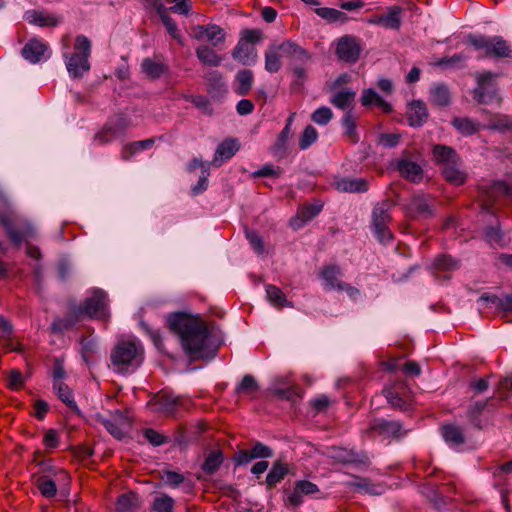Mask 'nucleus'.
Here are the masks:
<instances>
[{"mask_svg":"<svg viewBox=\"0 0 512 512\" xmlns=\"http://www.w3.org/2000/svg\"><path fill=\"white\" fill-rule=\"evenodd\" d=\"M169 328L180 336L186 354L192 359L212 357L215 348L210 345L206 324L196 318L174 314L168 318Z\"/></svg>","mask_w":512,"mask_h":512,"instance_id":"1","label":"nucleus"},{"mask_svg":"<svg viewBox=\"0 0 512 512\" xmlns=\"http://www.w3.org/2000/svg\"><path fill=\"white\" fill-rule=\"evenodd\" d=\"M143 360L144 348L140 341L122 340L111 350L109 367L117 374H132L141 366Z\"/></svg>","mask_w":512,"mask_h":512,"instance_id":"2","label":"nucleus"},{"mask_svg":"<svg viewBox=\"0 0 512 512\" xmlns=\"http://www.w3.org/2000/svg\"><path fill=\"white\" fill-rule=\"evenodd\" d=\"M283 58L308 63L311 57L304 48L291 40L273 42L265 51V70L269 73L278 72L282 67Z\"/></svg>","mask_w":512,"mask_h":512,"instance_id":"3","label":"nucleus"},{"mask_svg":"<svg viewBox=\"0 0 512 512\" xmlns=\"http://www.w3.org/2000/svg\"><path fill=\"white\" fill-rule=\"evenodd\" d=\"M91 41L85 35H78L74 42V52L63 53L67 71L70 77L82 78L90 71L89 58L91 55Z\"/></svg>","mask_w":512,"mask_h":512,"instance_id":"4","label":"nucleus"},{"mask_svg":"<svg viewBox=\"0 0 512 512\" xmlns=\"http://www.w3.org/2000/svg\"><path fill=\"white\" fill-rule=\"evenodd\" d=\"M468 43L476 50H483L486 57L508 58L511 56L512 51L509 45L500 36H469Z\"/></svg>","mask_w":512,"mask_h":512,"instance_id":"5","label":"nucleus"},{"mask_svg":"<svg viewBox=\"0 0 512 512\" xmlns=\"http://www.w3.org/2000/svg\"><path fill=\"white\" fill-rule=\"evenodd\" d=\"M391 207L392 203L390 201H383L377 203L372 211L373 231L378 241L382 244L389 243L393 238L389 228L392 221L390 215Z\"/></svg>","mask_w":512,"mask_h":512,"instance_id":"6","label":"nucleus"},{"mask_svg":"<svg viewBox=\"0 0 512 512\" xmlns=\"http://www.w3.org/2000/svg\"><path fill=\"white\" fill-rule=\"evenodd\" d=\"M132 125L131 120L124 114H118L110 118L95 134L94 141L99 145L111 143L122 136Z\"/></svg>","mask_w":512,"mask_h":512,"instance_id":"7","label":"nucleus"},{"mask_svg":"<svg viewBox=\"0 0 512 512\" xmlns=\"http://www.w3.org/2000/svg\"><path fill=\"white\" fill-rule=\"evenodd\" d=\"M0 224L4 227L11 242L17 246L34 235V229L29 223L12 219L6 214H0Z\"/></svg>","mask_w":512,"mask_h":512,"instance_id":"8","label":"nucleus"},{"mask_svg":"<svg viewBox=\"0 0 512 512\" xmlns=\"http://www.w3.org/2000/svg\"><path fill=\"white\" fill-rule=\"evenodd\" d=\"M319 492V487L315 483L308 480H298L291 490L285 491L284 505L288 508L298 507L303 504L305 496H313Z\"/></svg>","mask_w":512,"mask_h":512,"instance_id":"9","label":"nucleus"},{"mask_svg":"<svg viewBox=\"0 0 512 512\" xmlns=\"http://www.w3.org/2000/svg\"><path fill=\"white\" fill-rule=\"evenodd\" d=\"M107 302V294L101 289H95L92 291V295L79 307L77 313L93 318H105L107 316Z\"/></svg>","mask_w":512,"mask_h":512,"instance_id":"10","label":"nucleus"},{"mask_svg":"<svg viewBox=\"0 0 512 512\" xmlns=\"http://www.w3.org/2000/svg\"><path fill=\"white\" fill-rule=\"evenodd\" d=\"M494 75L490 72L479 74L477 77V88L474 90V98L482 104L491 103L496 96V85Z\"/></svg>","mask_w":512,"mask_h":512,"instance_id":"11","label":"nucleus"},{"mask_svg":"<svg viewBox=\"0 0 512 512\" xmlns=\"http://www.w3.org/2000/svg\"><path fill=\"white\" fill-rule=\"evenodd\" d=\"M99 422L116 439L121 440L125 437L126 430L130 426V421L121 411H116L110 418H99Z\"/></svg>","mask_w":512,"mask_h":512,"instance_id":"12","label":"nucleus"},{"mask_svg":"<svg viewBox=\"0 0 512 512\" xmlns=\"http://www.w3.org/2000/svg\"><path fill=\"white\" fill-rule=\"evenodd\" d=\"M434 199L429 195H414L407 205L408 213L414 218H426L433 214Z\"/></svg>","mask_w":512,"mask_h":512,"instance_id":"13","label":"nucleus"},{"mask_svg":"<svg viewBox=\"0 0 512 512\" xmlns=\"http://www.w3.org/2000/svg\"><path fill=\"white\" fill-rule=\"evenodd\" d=\"M485 199H483V208L490 209L492 202L503 195L512 196V186L504 181H495L489 185L480 186Z\"/></svg>","mask_w":512,"mask_h":512,"instance_id":"14","label":"nucleus"},{"mask_svg":"<svg viewBox=\"0 0 512 512\" xmlns=\"http://www.w3.org/2000/svg\"><path fill=\"white\" fill-rule=\"evenodd\" d=\"M192 35L197 40H207L214 46H217L225 40L224 30L215 24L194 26L192 28Z\"/></svg>","mask_w":512,"mask_h":512,"instance_id":"15","label":"nucleus"},{"mask_svg":"<svg viewBox=\"0 0 512 512\" xmlns=\"http://www.w3.org/2000/svg\"><path fill=\"white\" fill-rule=\"evenodd\" d=\"M370 431L373 437H381L387 439L390 437H400L403 434L402 426L397 421H389L385 419H376L370 425Z\"/></svg>","mask_w":512,"mask_h":512,"instance_id":"16","label":"nucleus"},{"mask_svg":"<svg viewBox=\"0 0 512 512\" xmlns=\"http://www.w3.org/2000/svg\"><path fill=\"white\" fill-rule=\"evenodd\" d=\"M336 53L345 62H355L360 55V46L354 37L344 36L338 41Z\"/></svg>","mask_w":512,"mask_h":512,"instance_id":"17","label":"nucleus"},{"mask_svg":"<svg viewBox=\"0 0 512 512\" xmlns=\"http://www.w3.org/2000/svg\"><path fill=\"white\" fill-rule=\"evenodd\" d=\"M41 452L37 451L34 454L33 461L36 463L37 471L33 474V478L36 476H48V478L56 479H68V475L65 470L55 467L50 460H39Z\"/></svg>","mask_w":512,"mask_h":512,"instance_id":"18","label":"nucleus"},{"mask_svg":"<svg viewBox=\"0 0 512 512\" xmlns=\"http://www.w3.org/2000/svg\"><path fill=\"white\" fill-rule=\"evenodd\" d=\"M270 389L280 399L295 401L300 397L298 387L292 385L287 377L275 378Z\"/></svg>","mask_w":512,"mask_h":512,"instance_id":"19","label":"nucleus"},{"mask_svg":"<svg viewBox=\"0 0 512 512\" xmlns=\"http://www.w3.org/2000/svg\"><path fill=\"white\" fill-rule=\"evenodd\" d=\"M406 116L410 126H422L424 123H426L428 118V110L426 104L421 100H413L408 105Z\"/></svg>","mask_w":512,"mask_h":512,"instance_id":"20","label":"nucleus"},{"mask_svg":"<svg viewBox=\"0 0 512 512\" xmlns=\"http://www.w3.org/2000/svg\"><path fill=\"white\" fill-rule=\"evenodd\" d=\"M239 148L240 145L236 139L224 140L218 145L211 164L214 167H220L224 161L231 159Z\"/></svg>","mask_w":512,"mask_h":512,"instance_id":"21","label":"nucleus"},{"mask_svg":"<svg viewBox=\"0 0 512 512\" xmlns=\"http://www.w3.org/2000/svg\"><path fill=\"white\" fill-rule=\"evenodd\" d=\"M433 157L435 162L441 165L442 168L452 164H461L459 154L450 146L441 144L434 145Z\"/></svg>","mask_w":512,"mask_h":512,"instance_id":"22","label":"nucleus"},{"mask_svg":"<svg viewBox=\"0 0 512 512\" xmlns=\"http://www.w3.org/2000/svg\"><path fill=\"white\" fill-rule=\"evenodd\" d=\"M47 51L48 46L44 42L38 39H31L22 48L21 53L24 59L35 64L44 58Z\"/></svg>","mask_w":512,"mask_h":512,"instance_id":"23","label":"nucleus"},{"mask_svg":"<svg viewBox=\"0 0 512 512\" xmlns=\"http://www.w3.org/2000/svg\"><path fill=\"white\" fill-rule=\"evenodd\" d=\"M451 125L462 136L468 137L477 134L480 130L484 129L479 121L469 117H454Z\"/></svg>","mask_w":512,"mask_h":512,"instance_id":"24","label":"nucleus"},{"mask_svg":"<svg viewBox=\"0 0 512 512\" xmlns=\"http://www.w3.org/2000/svg\"><path fill=\"white\" fill-rule=\"evenodd\" d=\"M232 57L242 65H253L257 59V52L254 46L248 45L245 41H238Z\"/></svg>","mask_w":512,"mask_h":512,"instance_id":"25","label":"nucleus"},{"mask_svg":"<svg viewBox=\"0 0 512 512\" xmlns=\"http://www.w3.org/2000/svg\"><path fill=\"white\" fill-rule=\"evenodd\" d=\"M341 276L342 272L339 266L329 265L324 267L320 272L324 289L329 291L338 290L339 286L343 284Z\"/></svg>","mask_w":512,"mask_h":512,"instance_id":"26","label":"nucleus"},{"mask_svg":"<svg viewBox=\"0 0 512 512\" xmlns=\"http://www.w3.org/2000/svg\"><path fill=\"white\" fill-rule=\"evenodd\" d=\"M334 185L339 192L348 193H363L369 188L367 180L363 178H341Z\"/></svg>","mask_w":512,"mask_h":512,"instance_id":"27","label":"nucleus"},{"mask_svg":"<svg viewBox=\"0 0 512 512\" xmlns=\"http://www.w3.org/2000/svg\"><path fill=\"white\" fill-rule=\"evenodd\" d=\"M323 205L320 203H315L311 205H306L302 207L298 213L297 216L291 221V225L294 229H299L302 227L306 222L313 219L315 216H317L320 211L322 210Z\"/></svg>","mask_w":512,"mask_h":512,"instance_id":"28","label":"nucleus"},{"mask_svg":"<svg viewBox=\"0 0 512 512\" xmlns=\"http://www.w3.org/2000/svg\"><path fill=\"white\" fill-rule=\"evenodd\" d=\"M402 390H404V386L402 384H396L392 387L385 388L383 393L394 408L404 410L408 405V397L401 393Z\"/></svg>","mask_w":512,"mask_h":512,"instance_id":"29","label":"nucleus"},{"mask_svg":"<svg viewBox=\"0 0 512 512\" xmlns=\"http://www.w3.org/2000/svg\"><path fill=\"white\" fill-rule=\"evenodd\" d=\"M141 71L151 79H158L168 71V67L161 61L145 58L141 62Z\"/></svg>","mask_w":512,"mask_h":512,"instance_id":"30","label":"nucleus"},{"mask_svg":"<svg viewBox=\"0 0 512 512\" xmlns=\"http://www.w3.org/2000/svg\"><path fill=\"white\" fill-rule=\"evenodd\" d=\"M289 469L286 463L277 460L273 463L272 468L266 476L265 483L269 489L274 488L287 475Z\"/></svg>","mask_w":512,"mask_h":512,"instance_id":"31","label":"nucleus"},{"mask_svg":"<svg viewBox=\"0 0 512 512\" xmlns=\"http://www.w3.org/2000/svg\"><path fill=\"white\" fill-rule=\"evenodd\" d=\"M398 170L402 176L412 182H419L423 177L422 168L413 161L401 160L398 163Z\"/></svg>","mask_w":512,"mask_h":512,"instance_id":"32","label":"nucleus"},{"mask_svg":"<svg viewBox=\"0 0 512 512\" xmlns=\"http://www.w3.org/2000/svg\"><path fill=\"white\" fill-rule=\"evenodd\" d=\"M484 129L505 133L512 131V117L505 114L493 115Z\"/></svg>","mask_w":512,"mask_h":512,"instance_id":"33","label":"nucleus"},{"mask_svg":"<svg viewBox=\"0 0 512 512\" xmlns=\"http://www.w3.org/2000/svg\"><path fill=\"white\" fill-rule=\"evenodd\" d=\"M155 143L154 138H148L145 140L135 141L126 144L121 151V159L129 160L132 156L140 151L150 149Z\"/></svg>","mask_w":512,"mask_h":512,"instance_id":"34","label":"nucleus"},{"mask_svg":"<svg viewBox=\"0 0 512 512\" xmlns=\"http://www.w3.org/2000/svg\"><path fill=\"white\" fill-rule=\"evenodd\" d=\"M361 104L363 106L376 105L384 112L389 113L392 110L391 105L386 102L380 95L377 94L372 88L365 89L361 96Z\"/></svg>","mask_w":512,"mask_h":512,"instance_id":"35","label":"nucleus"},{"mask_svg":"<svg viewBox=\"0 0 512 512\" xmlns=\"http://www.w3.org/2000/svg\"><path fill=\"white\" fill-rule=\"evenodd\" d=\"M430 100L434 105L445 107L451 102V95L448 87L444 84H434L430 90Z\"/></svg>","mask_w":512,"mask_h":512,"instance_id":"36","label":"nucleus"},{"mask_svg":"<svg viewBox=\"0 0 512 512\" xmlns=\"http://www.w3.org/2000/svg\"><path fill=\"white\" fill-rule=\"evenodd\" d=\"M258 390L259 385L255 377L251 374H246L243 376L241 382L236 386L235 393L238 396H247L253 398Z\"/></svg>","mask_w":512,"mask_h":512,"instance_id":"37","label":"nucleus"},{"mask_svg":"<svg viewBox=\"0 0 512 512\" xmlns=\"http://www.w3.org/2000/svg\"><path fill=\"white\" fill-rule=\"evenodd\" d=\"M59 480L60 479L56 478H48V476H36L34 482L42 496L53 498L57 494L56 481Z\"/></svg>","mask_w":512,"mask_h":512,"instance_id":"38","label":"nucleus"},{"mask_svg":"<svg viewBox=\"0 0 512 512\" xmlns=\"http://www.w3.org/2000/svg\"><path fill=\"white\" fill-rule=\"evenodd\" d=\"M444 178L453 185H462L467 179L465 171L460 169V164H452L442 168Z\"/></svg>","mask_w":512,"mask_h":512,"instance_id":"39","label":"nucleus"},{"mask_svg":"<svg viewBox=\"0 0 512 512\" xmlns=\"http://www.w3.org/2000/svg\"><path fill=\"white\" fill-rule=\"evenodd\" d=\"M266 295L271 305L276 308L293 307L292 302L287 300L286 295L281 289L274 285L266 286Z\"/></svg>","mask_w":512,"mask_h":512,"instance_id":"40","label":"nucleus"},{"mask_svg":"<svg viewBox=\"0 0 512 512\" xmlns=\"http://www.w3.org/2000/svg\"><path fill=\"white\" fill-rule=\"evenodd\" d=\"M401 12L400 6L394 5L387 9V12L382 14L383 27L386 29H399L401 25Z\"/></svg>","mask_w":512,"mask_h":512,"instance_id":"41","label":"nucleus"},{"mask_svg":"<svg viewBox=\"0 0 512 512\" xmlns=\"http://www.w3.org/2000/svg\"><path fill=\"white\" fill-rule=\"evenodd\" d=\"M139 507V499L135 493H126L118 497L117 512H134Z\"/></svg>","mask_w":512,"mask_h":512,"instance_id":"42","label":"nucleus"},{"mask_svg":"<svg viewBox=\"0 0 512 512\" xmlns=\"http://www.w3.org/2000/svg\"><path fill=\"white\" fill-rule=\"evenodd\" d=\"M196 55L203 64L213 67L219 66L222 60L212 48L206 45L198 47Z\"/></svg>","mask_w":512,"mask_h":512,"instance_id":"43","label":"nucleus"},{"mask_svg":"<svg viewBox=\"0 0 512 512\" xmlns=\"http://www.w3.org/2000/svg\"><path fill=\"white\" fill-rule=\"evenodd\" d=\"M158 14L161 17V20L163 22V25L165 26L167 32L170 34L172 38L177 40L178 42H181L182 37L181 34L178 31L177 25L175 21L168 15L167 8L160 4L158 6Z\"/></svg>","mask_w":512,"mask_h":512,"instance_id":"44","label":"nucleus"},{"mask_svg":"<svg viewBox=\"0 0 512 512\" xmlns=\"http://www.w3.org/2000/svg\"><path fill=\"white\" fill-rule=\"evenodd\" d=\"M492 399L493 397L485 400H477L473 402L468 408L467 416L476 427H481L479 417L483 413V411L488 407Z\"/></svg>","mask_w":512,"mask_h":512,"instance_id":"45","label":"nucleus"},{"mask_svg":"<svg viewBox=\"0 0 512 512\" xmlns=\"http://www.w3.org/2000/svg\"><path fill=\"white\" fill-rule=\"evenodd\" d=\"M53 389L63 403H65L69 408L77 410V404L74 400L73 392L64 382L53 383Z\"/></svg>","mask_w":512,"mask_h":512,"instance_id":"46","label":"nucleus"},{"mask_svg":"<svg viewBox=\"0 0 512 512\" xmlns=\"http://www.w3.org/2000/svg\"><path fill=\"white\" fill-rule=\"evenodd\" d=\"M253 72L251 70H241L236 75L238 87L236 89L237 94L246 95L251 90L253 84Z\"/></svg>","mask_w":512,"mask_h":512,"instance_id":"47","label":"nucleus"},{"mask_svg":"<svg viewBox=\"0 0 512 512\" xmlns=\"http://www.w3.org/2000/svg\"><path fill=\"white\" fill-rule=\"evenodd\" d=\"M355 98V92L353 91H340L332 96L330 102L339 109H346L351 106Z\"/></svg>","mask_w":512,"mask_h":512,"instance_id":"48","label":"nucleus"},{"mask_svg":"<svg viewBox=\"0 0 512 512\" xmlns=\"http://www.w3.org/2000/svg\"><path fill=\"white\" fill-rule=\"evenodd\" d=\"M442 434L446 442L452 445H460L464 442L462 430L455 425H445Z\"/></svg>","mask_w":512,"mask_h":512,"instance_id":"49","label":"nucleus"},{"mask_svg":"<svg viewBox=\"0 0 512 512\" xmlns=\"http://www.w3.org/2000/svg\"><path fill=\"white\" fill-rule=\"evenodd\" d=\"M305 63H301L298 60L290 61L291 72L293 75V86L301 87L307 77V68L304 66Z\"/></svg>","mask_w":512,"mask_h":512,"instance_id":"50","label":"nucleus"},{"mask_svg":"<svg viewBox=\"0 0 512 512\" xmlns=\"http://www.w3.org/2000/svg\"><path fill=\"white\" fill-rule=\"evenodd\" d=\"M27 20L30 23L39 25L41 27L56 26L58 24V21L53 16L37 11L27 12Z\"/></svg>","mask_w":512,"mask_h":512,"instance_id":"51","label":"nucleus"},{"mask_svg":"<svg viewBox=\"0 0 512 512\" xmlns=\"http://www.w3.org/2000/svg\"><path fill=\"white\" fill-rule=\"evenodd\" d=\"M342 125L344 127L345 134L348 136L350 141L354 143L357 142L359 137L356 131V120L350 111L344 115Z\"/></svg>","mask_w":512,"mask_h":512,"instance_id":"52","label":"nucleus"},{"mask_svg":"<svg viewBox=\"0 0 512 512\" xmlns=\"http://www.w3.org/2000/svg\"><path fill=\"white\" fill-rule=\"evenodd\" d=\"M317 138V130L312 125L306 126L299 138V148L301 150L308 149L314 142H316Z\"/></svg>","mask_w":512,"mask_h":512,"instance_id":"53","label":"nucleus"},{"mask_svg":"<svg viewBox=\"0 0 512 512\" xmlns=\"http://www.w3.org/2000/svg\"><path fill=\"white\" fill-rule=\"evenodd\" d=\"M223 456L221 452L210 453L203 463V470L208 473H214L222 464Z\"/></svg>","mask_w":512,"mask_h":512,"instance_id":"54","label":"nucleus"},{"mask_svg":"<svg viewBox=\"0 0 512 512\" xmlns=\"http://www.w3.org/2000/svg\"><path fill=\"white\" fill-rule=\"evenodd\" d=\"M155 512H173L174 500L168 495L157 497L152 506Z\"/></svg>","mask_w":512,"mask_h":512,"instance_id":"55","label":"nucleus"},{"mask_svg":"<svg viewBox=\"0 0 512 512\" xmlns=\"http://www.w3.org/2000/svg\"><path fill=\"white\" fill-rule=\"evenodd\" d=\"M332 117V110L325 106L316 109L311 115L312 121L318 125H326L330 122Z\"/></svg>","mask_w":512,"mask_h":512,"instance_id":"56","label":"nucleus"},{"mask_svg":"<svg viewBox=\"0 0 512 512\" xmlns=\"http://www.w3.org/2000/svg\"><path fill=\"white\" fill-rule=\"evenodd\" d=\"M246 238L248 239L250 245L254 249V251L257 254H263L264 253V244L262 237L259 235L258 232L254 230L246 229L245 231Z\"/></svg>","mask_w":512,"mask_h":512,"instance_id":"57","label":"nucleus"},{"mask_svg":"<svg viewBox=\"0 0 512 512\" xmlns=\"http://www.w3.org/2000/svg\"><path fill=\"white\" fill-rule=\"evenodd\" d=\"M434 267L437 270H453L458 267V262L451 256L443 255L434 260Z\"/></svg>","mask_w":512,"mask_h":512,"instance_id":"58","label":"nucleus"},{"mask_svg":"<svg viewBox=\"0 0 512 512\" xmlns=\"http://www.w3.org/2000/svg\"><path fill=\"white\" fill-rule=\"evenodd\" d=\"M263 38V34L258 29H244L240 33L239 41H245L248 45H254L255 43L261 41Z\"/></svg>","mask_w":512,"mask_h":512,"instance_id":"59","label":"nucleus"},{"mask_svg":"<svg viewBox=\"0 0 512 512\" xmlns=\"http://www.w3.org/2000/svg\"><path fill=\"white\" fill-rule=\"evenodd\" d=\"M331 457L342 463H353L356 461V455L342 448H334Z\"/></svg>","mask_w":512,"mask_h":512,"instance_id":"60","label":"nucleus"},{"mask_svg":"<svg viewBox=\"0 0 512 512\" xmlns=\"http://www.w3.org/2000/svg\"><path fill=\"white\" fill-rule=\"evenodd\" d=\"M162 480L166 485L175 488L184 481V477L182 474L174 471H164L162 474Z\"/></svg>","mask_w":512,"mask_h":512,"instance_id":"61","label":"nucleus"},{"mask_svg":"<svg viewBox=\"0 0 512 512\" xmlns=\"http://www.w3.org/2000/svg\"><path fill=\"white\" fill-rule=\"evenodd\" d=\"M281 174V169L274 167L272 164H266L262 166L260 169L253 172V177H279Z\"/></svg>","mask_w":512,"mask_h":512,"instance_id":"62","label":"nucleus"},{"mask_svg":"<svg viewBox=\"0 0 512 512\" xmlns=\"http://www.w3.org/2000/svg\"><path fill=\"white\" fill-rule=\"evenodd\" d=\"M467 59L466 56L463 54H455L451 57H443L441 58L437 64L443 67H458L461 66L465 60Z\"/></svg>","mask_w":512,"mask_h":512,"instance_id":"63","label":"nucleus"},{"mask_svg":"<svg viewBox=\"0 0 512 512\" xmlns=\"http://www.w3.org/2000/svg\"><path fill=\"white\" fill-rule=\"evenodd\" d=\"M251 452L253 454V457L254 459L255 458H270L273 456V451L272 449L261 443V442H257L254 447L251 449Z\"/></svg>","mask_w":512,"mask_h":512,"instance_id":"64","label":"nucleus"}]
</instances>
